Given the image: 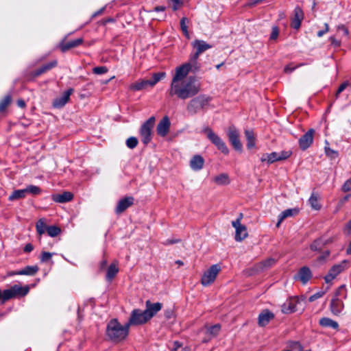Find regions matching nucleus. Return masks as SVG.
Returning <instances> with one entry per match:
<instances>
[{"label": "nucleus", "instance_id": "nucleus-2", "mask_svg": "<svg viewBox=\"0 0 351 351\" xmlns=\"http://www.w3.org/2000/svg\"><path fill=\"white\" fill-rule=\"evenodd\" d=\"M129 328L127 323L123 326L117 319H112L107 324L106 333L111 341L119 343L127 338Z\"/></svg>", "mask_w": 351, "mask_h": 351}, {"label": "nucleus", "instance_id": "nucleus-25", "mask_svg": "<svg viewBox=\"0 0 351 351\" xmlns=\"http://www.w3.org/2000/svg\"><path fill=\"white\" fill-rule=\"evenodd\" d=\"M204 159L200 155H195L190 161V167L194 171H199L204 167Z\"/></svg>", "mask_w": 351, "mask_h": 351}, {"label": "nucleus", "instance_id": "nucleus-58", "mask_svg": "<svg viewBox=\"0 0 351 351\" xmlns=\"http://www.w3.org/2000/svg\"><path fill=\"white\" fill-rule=\"evenodd\" d=\"M289 346L292 350H301V349H302V346L298 341L291 342Z\"/></svg>", "mask_w": 351, "mask_h": 351}, {"label": "nucleus", "instance_id": "nucleus-43", "mask_svg": "<svg viewBox=\"0 0 351 351\" xmlns=\"http://www.w3.org/2000/svg\"><path fill=\"white\" fill-rule=\"evenodd\" d=\"M25 190L26 191V194L30 193L34 195H38L41 193V189L38 186L34 185H29L25 189Z\"/></svg>", "mask_w": 351, "mask_h": 351}, {"label": "nucleus", "instance_id": "nucleus-31", "mask_svg": "<svg viewBox=\"0 0 351 351\" xmlns=\"http://www.w3.org/2000/svg\"><path fill=\"white\" fill-rule=\"evenodd\" d=\"M39 270L37 265L26 266L24 269L17 271L19 275L34 276Z\"/></svg>", "mask_w": 351, "mask_h": 351}, {"label": "nucleus", "instance_id": "nucleus-14", "mask_svg": "<svg viewBox=\"0 0 351 351\" xmlns=\"http://www.w3.org/2000/svg\"><path fill=\"white\" fill-rule=\"evenodd\" d=\"M171 122L167 116H165L158 123L156 127L157 134L162 137H165L169 132Z\"/></svg>", "mask_w": 351, "mask_h": 351}, {"label": "nucleus", "instance_id": "nucleus-24", "mask_svg": "<svg viewBox=\"0 0 351 351\" xmlns=\"http://www.w3.org/2000/svg\"><path fill=\"white\" fill-rule=\"evenodd\" d=\"M51 198L56 202L66 203L73 199V194L69 191H64L62 193L52 195Z\"/></svg>", "mask_w": 351, "mask_h": 351}, {"label": "nucleus", "instance_id": "nucleus-13", "mask_svg": "<svg viewBox=\"0 0 351 351\" xmlns=\"http://www.w3.org/2000/svg\"><path fill=\"white\" fill-rule=\"evenodd\" d=\"M315 132V130L311 128L300 137L298 143L302 150L307 149L312 145Z\"/></svg>", "mask_w": 351, "mask_h": 351}, {"label": "nucleus", "instance_id": "nucleus-35", "mask_svg": "<svg viewBox=\"0 0 351 351\" xmlns=\"http://www.w3.org/2000/svg\"><path fill=\"white\" fill-rule=\"evenodd\" d=\"M26 191L24 189L15 190L9 196L8 199L10 201H14L19 199L24 198L26 196Z\"/></svg>", "mask_w": 351, "mask_h": 351}, {"label": "nucleus", "instance_id": "nucleus-48", "mask_svg": "<svg viewBox=\"0 0 351 351\" xmlns=\"http://www.w3.org/2000/svg\"><path fill=\"white\" fill-rule=\"evenodd\" d=\"M278 153L277 152H272L267 155V162L269 164H271L276 161H279L278 159Z\"/></svg>", "mask_w": 351, "mask_h": 351}, {"label": "nucleus", "instance_id": "nucleus-4", "mask_svg": "<svg viewBox=\"0 0 351 351\" xmlns=\"http://www.w3.org/2000/svg\"><path fill=\"white\" fill-rule=\"evenodd\" d=\"M186 105V110L191 114H197L200 110H204L212 100V97L206 95L193 96Z\"/></svg>", "mask_w": 351, "mask_h": 351}, {"label": "nucleus", "instance_id": "nucleus-47", "mask_svg": "<svg viewBox=\"0 0 351 351\" xmlns=\"http://www.w3.org/2000/svg\"><path fill=\"white\" fill-rule=\"evenodd\" d=\"M325 153L326 156L330 158H336L338 156V152L330 149V147H325Z\"/></svg>", "mask_w": 351, "mask_h": 351}, {"label": "nucleus", "instance_id": "nucleus-15", "mask_svg": "<svg viewBox=\"0 0 351 351\" xmlns=\"http://www.w3.org/2000/svg\"><path fill=\"white\" fill-rule=\"evenodd\" d=\"M145 306L146 308L144 310V314H147L149 319H151L161 310L162 304L160 302L152 303L150 300H147Z\"/></svg>", "mask_w": 351, "mask_h": 351}, {"label": "nucleus", "instance_id": "nucleus-59", "mask_svg": "<svg viewBox=\"0 0 351 351\" xmlns=\"http://www.w3.org/2000/svg\"><path fill=\"white\" fill-rule=\"evenodd\" d=\"M164 315L166 319H169L173 316V311L171 308H168L165 311Z\"/></svg>", "mask_w": 351, "mask_h": 351}, {"label": "nucleus", "instance_id": "nucleus-19", "mask_svg": "<svg viewBox=\"0 0 351 351\" xmlns=\"http://www.w3.org/2000/svg\"><path fill=\"white\" fill-rule=\"evenodd\" d=\"M84 43V39L82 38H79L73 40H70L66 42L64 39L60 44L59 48L62 52L64 53L73 48H75L80 45H81Z\"/></svg>", "mask_w": 351, "mask_h": 351}, {"label": "nucleus", "instance_id": "nucleus-46", "mask_svg": "<svg viewBox=\"0 0 351 351\" xmlns=\"http://www.w3.org/2000/svg\"><path fill=\"white\" fill-rule=\"evenodd\" d=\"M329 289V287H327L326 290V291H318L317 293H315V294L311 295L308 298V301L309 302H313L315 301V300L319 298H322L323 295H325V293H326V291Z\"/></svg>", "mask_w": 351, "mask_h": 351}, {"label": "nucleus", "instance_id": "nucleus-3", "mask_svg": "<svg viewBox=\"0 0 351 351\" xmlns=\"http://www.w3.org/2000/svg\"><path fill=\"white\" fill-rule=\"evenodd\" d=\"M29 291V286L21 287L19 285H14L10 289H5L3 291L0 289V302L1 304H4L10 299L24 297Z\"/></svg>", "mask_w": 351, "mask_h": 351}, {"label": "nucleus", "instance_id": "nucleus-50", "mask_svg": "<svg viewBox=\"0 0 351 351\" xmlns=\"http://www.w3.org/2000/svg\"><path fill=\"white\" fill-rule=\"evenodd\" d=\"M108 69L104 66H96L93 69V73L97 75L106 73Z\"/></svg>", "mask_w": 351, "mask_h": 351}, {"label": "nucleus", "instance_id": "nucleus-8", "mask_svg": "<svg viewBox=\"0 0 351 351\" xmlns=\"http://www.w3.org/2000/svg\"><path fill=\"white\" fill-rule=\"evenodd\" d=\"M220 271L221 267L219 265H213L209 267L208 269H207L204 273V275L202 276L201 279V283L204 286L210 285L215 281L217 274L219 273Z\"/></svg>", "mask_w": 351, "mask_h": 351}, {"label": "nucleus", "instance_id": "nucleus-17", "mask_svg": "<svg viewBox=\"0 0 351 351\" xmlns=\"http://www.w3.org/2000/svg\"><path fill=\"white\" fill-rule=\"evenodd\" d=\"M73 88H70L64 92L63 95L56 98L53 101V107L55 108H62L70 99L71 95L73 93Z\"/></svg>", "mask_w": 351, "mask_h": 351}, {"label": "nucleus", "instance_id": "nucleus-45", "mask_svg": "<svg viewBox=\"0 0 351 351\" xmlns=\"http://www.w3.org/2000/svg\"><path fill=\"white\" fill-rule=\"evenodd\" d=\"M138 139L136 137L131 136L126 140V145L130 149L135 148L138 145Z\"/></svg>", "mask_w": 351, "mask_h": 351}, {"label": "nucleus", "instance_id": "nucleus-39", "mask_svg": "<svg viewBox=\"0 0 351 351\" xmlns=\"http://www.w3.org/2000/svg\"><path fill=\"white\" fill-rule=\"evenodd\" d=\"M206 333L209 334L210 336L214 337H216L219 334V332L221 330V325L219 324H215V325L209 326V327H206Z\"/></svg>", "mask_w": 351, "mask_h": 351}, {"label": "nucleus", "instance_id": "nucleus-40", "mask_svg": "<svg viewBox=\"0 0 351 351\" xmlns=\"http://www.w3.org/2000/svg\"><path fill=\"white\" fill-rule=\"evenodd\" d=\"M165 76V72L155 73L153 74L152 79L148 80L150 83V86H154L157 82L163 79Z\"/></svg>", "mask_w": 351, "mask_h": 351}, {"label": "nucleus", "instance_id": "nucleus-51", "mask_svg": "<svg viewBox=\"0 0 351 351\" xmlns=\"http://www.w3.org/2000/svg\"><path fill=\"white\" fill-rule=\"evenodd\" d=\"M52 257V254L48 252H43L40 256V261L46 263L49 261Z\"/></svg>", "mask_w": 351, "mask_h": 351}, {"label": "nucleus", "instance_id": "nucleus-5", "mask_svg": "<svg viewBox=\"0 0 351 351\" xmlns=\"http://www.w3.org/2000/svg\"><path fill=\"white\" fill-rule=\"evenodd\" d=\"M156 118L152 116L143 123L140 128V135L142 143L147 145L152 139L153 128L155 125Z\"/></svg>", "mask_w": 351, "mask_h": 351}, {"label": "nucleus", "instance_id": "nucleus-22", "mask_svg": "<svg viewBox=\"0 0 351 351\" xmlns=\"http://www.w3.org/2000/svg\"><path fill=\"white\" fill-rule=\"evenodd\" d=\"M344 308L343 301L339 298H332L330 303V310L334 315H339Z\"/></svg>", "mask_w": 351, "mask_h": 351}, {"label": "nucleus", "instance_id": "nucleus-52", "mask_svg": "<svg viewBox=\"0 0 351 351\" xmlns=\"http://www.w3.org/2000/svg\"><path fill=\"white\" fill-rule=\"evenodd\" d=\"M292 152L291 151H282L278 153V159L280 160H283L287 159L291 155Z\"/></svg>", "mask_w": 351, "mask_h": 351}, {"label": "nucleus", "instance_id": "nucleus-63", "mask_svg": "<svg viewBox=\"0 0 351 351\" xmlns=\"http://www.w3.org/2000/svg\"><path fill=\"white\" fill-rule=\"evenodd\" d=\"M107 264H108V261L106 259L102 260L99 264V270L102 271V270L105 269L106 268Z\"/></svg>", "mask_w": 351, "mask_h": 351}, {"label": "nucleus", "instance_id": "nucleus-54", "mask_svg": "<svg viewBox=\"0 0 351 351\" xmlns=\"http://www.w3.org/2000/svg\"><path fill=\"white\" fill-rule=\"evenodd\" d=\"M330 255V251L326 250L325 252H322V254L318 256L317 261L319 262H325L326 259Z\"/></svg>", "mask_w": 351, "mask_h": 351}, {"label": "nucleus", "instance_id": "nucleus-9", "mask_svg": "<svg viewBox=\"0 0 351 351\" xmlns=\"http://www.w3.org/2000/svg\"><path fill=\"white\" fill-rule=\"evenodd\" d=\"M149 320L147 314H144V311H142L140 309H134L130 317L127 322L129 327L131 326L142 325L147 323Z\"/></svg>", "mask_w": 351, "mask_h": 351}, {"label": "nucleus", "instance_id": "nucleus-21", "mask_svg": "<svg viewBox=\"0 0 351 351\" xmlns=\"http://www.w3.org/2000/svg\"><path fill=\"white\" fill-rule=\"evenodd\" d=\"M298 302V298H290L281 306V311L284 314H290L296 311V304Z\"/></svg>", "mask_w": 351, "mask_h": 351}, {"label": "nucleus", "instance_id": "nucleus-57", "mask_svg": "<svg viewBox=\"0 0 351 351\" xmlns=\"http://www.w3.org/2000/svg\"><path fill=\"white\" fill-rule=\"evenodd\" d=\"M171 1L173 2V10L174 11L177 10L179 9V8L182 5L183 3V0H170Z\"/></svg>", "mask_w": 351, "mask_h": 351}, {"label": "nucleus", "instance_id": "nucleus-27", "mask_svg": "<svg viewBox=\"0 0 351 351\" xmlns=\"http://www.w3.org/2000/svg\"><path fill=\"white\" fill-rule=\"evenodd\" d=\"M276 263V260L274 258H267L257 265H255L254 269L256 271H261L266 268H269L272 266Z\"/></svg>", "mask_w": 351, "mask_h": 351}, {"label": "nucleus", "instance_id": "nucleus-20", "mask_svg": "<svg viewBox=\"0 0 351 351\" xmlns=\"http://www.w3.org/2000/svg\"><path fill=\"white\" fill-rule=\"evenodd\" d=\"M134 199L132 196L125 197L120 199L115 208L117 214H121L123 213L127 208L134 204Z\"/></svg>", "mask_w": 351, "mask_h": 351}, {"label": "nucleus", "instance_id": "nucleus-7", "mask_svg": "<svg viewBox=\"0 0 351 351\" xmlns=\"http://www.w3.org/2000/svg\"><path fill=\"white\" fill-rule=\"evenodd\" d=\"M205 131L207 133V138L213 145H215L217 149L226 155L228 154L229 149L226 143L210 128H207Z\"/></svg>", "mask_w": 351, "mask_h": 351}, {"label": "nucleus", "instance_id": "nucleus-30", "mask_svg": "<svg viewBox=\"0 0 351 351\" xmlns=\"http://www.w3.org/2000/svg\"><path fill=\"white\" fill-rule=\"evenodd\" d=\"M148 86H150L149 81L148 80H142L131 84L130 89L134 91L141 90L146 89Z\"/></svg>", "mask_w": 351, "mask_h": 351}, {"label": "nucleus", "instance_id": "nucleus-28", "mask_svg": "<svg viewBox=\"0 0 351 351\" xmlns=\"http://www.w3.org/2000/svg\"><path fill=\"white\" fill-rule=\"evenodd\" d=\"M326 245H327V242L324 241L322 238H319L310 245V249L313 252H320Z\"/></svg>", "mask_w": 351, "mask_h": 351}, {"label": "nucleus", "instance_id": "nucleus-36", "mask_svg": "<svg viewBox=\"0 0 351 351\" xmlns=\"http://www.w3.org/2000/svg\"><path fill=\"white\" fill-rule=\"evenodd\" d=\"M214 181L215 183L219 185L228 184L230 182L229 177L226 173H221L219 176L215 177Z\"/></svg>", "mask_w": 351, "mask_h": 351}, {"label": "nucleus", "instance_id": "nucleus-56", "mask_svg": "<svg viewBox=\"0 0 351 351\" xmlns=\"http://www.w3.org/2000/svg\"><path fill=\"white\" fill-rule=\"evenodd\" d=\"M345 289V285H341L338 287V289L335 291L333 296L332 298H339V296H341L342 295V292Z\"/></svg>", "mask_w": 351, "mask_h": 351}, {"label": "nucleus", "instance_id": "nucleus-10", "mask_svg": "<svg viewBox=\"0 0 351 351\" xmlns=\"http://www.w3.org/2000/svg\"><path fill=\"white\" fill-rule=\"evenodd\" d=\"M58 64V61L56 60H52L50 62L43 65L39 69L32 71L27 75V80L31 81L33 80L35 77L41 75L42 74L50 71L53 68L56 67Z\"/></svg>", "mask_w": 351, "mask_h": 351}, {"label": "nucleus", "instance_id": "nucleus-38", "mask_svg": "<svg viewBox=\"0 0 351 351\" xmlns=\"http://www.w3.org/2000/svg\"><path fill=\"white\" fill-rule=\"evenodd\" d=\"M12 102V96L7 95L0 101V112H4Z\"/></svg>", "mask_w": 351, "mask_h": 351}, {"label": "nucleus", "instance_id": "nucleus-1", "mask_svg": "<svg viewBox=\"0 0 351 351\" xmlns=\"http://www.w3.org/2000/svg\"><path fill=\"white\" fill-rule=\"evenodd\" d=\"M199 66L189 60L176 69L170 87L167 90V95L172 98L186 100L197 95L201 91V85L197 82L195 77L190 76L184 79L191 71H197Z\"/></svg>", "mask_w": 351, "mask_h": 351}, {"label": "nucleus", "instance_id": "nucleus-62", "mask_svg": "<svg viewBox=\"0 0 351 351\" xmlns=\"http://www.w3.org/2000/svg\"><path fill=\"white\" fill-rule=\"evenodd\" d=\"M330 40L331 42V44L334 45L335 47H339L341 45V42L339 40H337L335 37L332 36L330 38Z\"/></svg>", "mask_w": 351, "mask_h": 351}, {"label": "nucleus", "instance_id": "nucleus-53", "mask_svg": "<svg viewBox=\"0 0 351 351\" xmlns=\"http://www.w3.org/2000/svg\"><path fill=\"white\" fill-rule=\"evenodd\" d=\"M342 191L346 193L351 191V178L346 181L341 187Z\"/></svg>", "mask_w": 351, "mask_h": 351}, {"label": "nucleus", "instance_id": "nucleus-41", "mask_svg": "<svg viewBox=\"0 0 351 351\" xmlns=\"http://www.w3.org/2000/svg\"><path fill=\"white\" fill-rule=\"evenodd\" d=\"M46 231L50 237H54L58 236L61 232V229L56 226H47Z\"/></svg>", "mask_w": 351, "mask_h": 351}, {"label": "nucleus", "instance_id": "nucleus-42", "mask_svg": "<svg viewBox=\"0 0 351 351\" xmlns=\"http://www.w3.org/2000/svg\"><path fill=\"white\" fill-rule=\"evenodd\" d=\"M189 22L188 19L186 17H183L180 20V28L184 34V35L188 39L190 38L189 33L188 32V27L186 23Z\"/></svg>", "mask_w": 351, "mask_h": 351}, {"label": "nucleus", "instance_id": "nucleus-18", "mask_svg": "<svg viewBox=\"0 0 351 351\" xmlns=\"http://www.w3.org/2000/svg\"><path fill=\"white\" fill-rule=\"evenodd\" d=\"M275 317L274 314L269 309H263L258 317V324L261 327H264L269 324V322L274 319Z\"/></svg>", "mask_w": 351, "mask_h": 351}, {"label": "nucleus", "instance_id": "nucleus-44", "mask_svg": "<svg viewBox=\"0 0 351 351\" xmlns=\"http://www.w3.org/2000/svg\"><path fill=\"white\" fill-rule=\"evenodd\" d=\"M37 232L41 235L46 231V225L43 219H39L36 225Z\"/></svg>", "mask_w": 351, "mask_h": 351}, {"label": "nucleus", "instance_id": "nucleus-60", "mask_svg": "<svg viewBox=\"0 0 351 351\" xmlns=\"http://www.w3.org/2000/svg\"><path fill=\"white\" fill-rule=\"evenodd\" d=\"M115 19L114 18L108 17L107 19H104L100 21V23L103 25H106L108 23H114Z\"/></svg>", "mask_w": 351, "mask_h": 351}, {"label": "nucleus", "instance_id": "nucleus-6", "mask_svg": "<svg viewBox=\"0 0 351 351\" xmlns=\"http://www.w3.org/2000/svg\"><path fill=\"white\" fill-rule=\"evenodd\" d=\"M193 47L195 49V52L191 56L190 60L192 63L195 64H197V60L200 54L204 53L208 49L212 48V45L208 44L206 42L202 40H195L191 43Z\"/></svg>", "mask_w": 351, "mask_h": 351}, {"label": "nucleus", "instance_id": "nucleus-33", "mask_svg": "<svg viewBox=\"0 0 351 351\" xmlns=\"http://www.w3.org/2000/svg\"><path fill=\"white\" fill-rule=\"evenodd\" d=\"M232 225L236 229L234 237L235 240L237 241H241L242 237H241L240 229L243 228V230H244V225L241 224L240 219H236L235 221H232Z\"/></svg>", "mask_w": 351, "mask_h": 351}, {"label": "nucleus", "instance_id": "nucleus-32", "mask_svg": "<svg viewBox=\"0 0 351 351\" xmlns=\"http://www.w3.org/2000/svg\"><path fill=\"white\" fill-rule=\"evenodd\" d=\"M319 195L317 193L313 192L310 198L309 203L313 209L319 210L321 208V204L319 202Z\"/></svg>", "mask_w": 351, "mask_h": 351}, {"label": "nucleus", "instance_id": "nucleus-37", "mask_svg": "<svg viewBox=\"0 0 351 351\" xmlns=\"http://www.w3.org/2000/svg\"><path fill=\"white\" fill-rule=\"evenodd\" d=\"M298 213L299 210L298 208H289L282 211L279 216L280 217V220H285L289 217L298 215Z\"/></svg>", "mask_w": 351, "mask_h": 351}, {"label": "nucleus", "instance_id": "nucleus-61", "mask_svg": "<svg viewBox=\"0 0 351 351\" xmlns=\"http://www.w3.org/2000/svg\"><path fill=\"white\" fill-rule=\"evenodd\" d=\"M34 250V246L31 243H27L23 249V251L26 253L31 252Z\"/></svg>", "mask_w": 351, "mask_h": 351}, {"label": "nucleus", "instance_id": "nucleus-11", "mask_svg": "<svg viewBox=\"0 0 351 351\" xmlns=\"http://www.w3.org/2000/svg\"><path fill=\"white\" fill-rule=\"evenodd\" d=\"M348 263L346 260L341 263L333 265L329 270L327 275L324 276V280L326 283L331 282L340 273L345 269V265Z\"/></svg>", "mask_w": 351, "mask_h": 351}, {"label": "nucleus", "instance_id": "nucleus-23", "mask_svg": "<svg viewBox=\"0 0 351 351\" xmlns=\"http://www.w3.org/2000/svg\"><path fill=\"white\" fill-rule=\"evenodd\" d=\"M312 276L313 274L310 268L307 266H304L299 269L295 278H298L303 285H305L312 278Z\"/></svg>", "mask_w": 351, "mask_h": 351}, {"label": "nucleus", "instance_id": "nucleus-26", "mask_svg": "<svg viewBox=\"0 0 351 351\" xmlns=\"http://www.w3.org/2000/svg\"><path fill=\"white\" fill-rule=\"evenodd\" d=\"M119 272L118 262L112 263L107 269L106 278L108 281L111 282L115 278Z\"/></svg>", "mask_w": 351, "mask_h": 351}, {"label": "nucleus", "instance_id": "nucleus-16", "mask_svg": "<svg viewBox=\"0 0 351 351\" xmlns=\"http://www.w3.org/2000/svg\"><path fill=\"white\" fill-rule=\"evenodd\" d=\"M304 14L300 7L297 6L293 10V16L291 18V26L292 28L298 29L304 19Z\"/></svg>", "mask_w": 351, "mask_h": 351}, {"label": "nucleus", "instance_id": "nucleus-49", "mask_svg": "<svg viewBox=\"0 0 351 351\" xmlns=\"http://www.w3.org/2000/svg\"><path fill=\"white\" fill-rule=\"evenodd\" d=\"M348 86H350V82L349 81H345L338 88L336 92V97H338L339 95Z\"/></svg>", "mask_w": 351, "mask_h": 351}, {"label": "nucleus", "instance_id": "nucleus-55", "mask_svg": "<svg viewBox=\"0 0 351 351\" xmlns=\"http://www.w3.org/2000/svg\"><path fill=\"white\" fill-rule=\"evenodd\" d=\"M278 34H279L278 27L277 26L273 27H272V32H271V36H270V39L271 40H276L278 38Z\"/></svg>", "mask_w": 351, "mask_h": 351}, {"label": "nucleus", "instance_id": "nucleus-12", "mask_svg": "<svg viewBox=\"0 0 351 351\" xmlns=\"http://www.w3.org/2000/svg\"><path fill=\"white\" fill-rule=\"evenodd\" d=\"M228 137L230 143L236 151H242V144L239 140V134L234 127H230L228 131Z\"/></svg>", "mask_w": 351, "mask_h": 351}, {"label": "nucleus", "instance_id": "nucleus-29", "mask_svg": "<svg viewBox=\"0 0 351 351\" xmlns=\"http://www.w3.org/2000/svg\"><path fill=\"white\" fill-rule=\"evenodd\" d=\"M319 323L325 328H332L333 329H338L339 328L338 323L328 317H322L319 319Z\"/></svg>", "mask_w": 351, "mask_h": 351}, {"label": "nucleus", "instance_id": "nucleus-34", "mask_svg": "<svg viewBox=\"0 0 351 351\" xmlns=\"http://www.w3.org/2000/svg\"><path fill=\"white\" fill-rule=\"evenodd\" d=\"M245 134L247 138V147L252 149L255 146V136L254 132L252 130H245Z\"/></svg>", "mask_w": 351, "mask_h": 351}, {"label": "nucleus", "instance_id": "nucleus-64", "mask_svg": "<svg viewBox=\"0 0 351 351\" xmlns=\"http://www.w3.org/2000/svg\"><path fill=\"white\" fill-rule=\"evenodd\" d=\"M345 231H346L348 234H351V219L346 224Z\"/></svg>", "mask_w": 351, "mask_h": 351}]
</instances>
